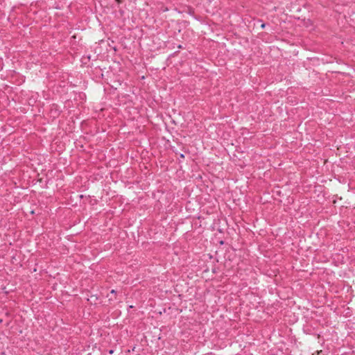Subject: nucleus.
<instances>
[{
  "instance_id": "1",
  "label": "nucleus",
  "mask_w": 355,
  "mask_h": 355,
  "mask_svg": "<svg viewBox=\"0 0 355 355\" xmlns=\"http://www.w3.org/2000/svg\"><path fill=\"white\" fill-rule=\"evenodd\" d=\"M115 294V291L114 290H112L111 292H110V295H109L108 297H110V300H113V295H114Z\"/></svg>"
},
{
  "instance_id": "2",
  "label": "nucleus",
  "mask_w": 355,
  "mask_h": 355,
  "mask_svg": "<svg viewBox=\"0 0 355 355\" xmlns=\"http://www.w3.org/2000/svg\"><path fill=\"white\" fill-rule=\"evenodd\" d=\"M317 352H318V355H321L320 354H322V351H320V352L317 351Z\"/></svg>"
},
{
  "instance_id": "3",
  "label": "nucleus",
  "mask_w": 355,
  "mask_h": 355,
  "mask_svg": "<svg viewBox=\"0 0 355 355\" xmlns=\"http://www.w3.org/2000/svg\"><path fill=\"white\" fill-rule=\"evenodd\" d=\"M118 3H121V0H116Z\"/></svg>"
},
{
  "instance_id": "4",
  "label": "nucleus",
  "mask_w": 355,
  "mask_h": 355,
  "mask_svg": "<svg viewBox=\"0 0 355 355\" xmlns=\"http://www.w3.org/2000/svg\"><path fill=\"white\" fill-rule=\"evenodd\" d=\"M264 26H265V24H261V27H262V28H264Z\"/></svg>"
}]
</instances>
